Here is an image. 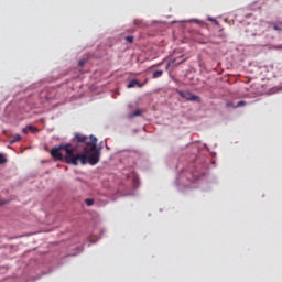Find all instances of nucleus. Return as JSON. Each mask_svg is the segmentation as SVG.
Masks as SVG:
<instances>
[{
	"instance_id": "nucleus-14",
	"label": "nucleus",
	"mask_w": 282,
	"mask_h": 282,
	"mask_svg": "<svg viewBox=\"0 0 282 282\" xmlns=\"http://www.w3.org/2000/svg\"><path fill=\"white\" fill-rule=\"evenodd\" d=\"M226 105H227V107H234V108H237V106H235L232 102H227Z\"/></svg>"
},
{
	"instance_id": "nucleus-6",
	"label": "nucleus",
	"mask_w": 282,
	"mask_h": 282,
	"mask_svg": "<svg viewBox=\"0 0 282 282\" xmlns=\"http://www.w3.org/2000/svg\"><path fill=\"white\" fill-rule=\"evenodd\" d=\"M29 131H31V133H36L39 132V128L34 127V126H28Z\"/></svg>"
},
{
	"instance_id": "nucleus-10",
	"label": "nucleus",
	"mask_w": 282,
	"mask_h": 282,
	"mask_svg": "<svg viewBox=\"0 0 282 282\" xmlns=\"http://www.w3.org/2000/svg\"><path fill=\"white\" fill-rule=\"evenodd\" d=\"M22 133H24L25 135H28V133H30V129H28V126H26V128L22 129Z\"/></svg>"
},
{
	"instance_id": "nucleus-8",
	"label": "nucleus",
	"mask_w": 282,
	"mask_h": 282,
	"mask_svg": "<svg viewBox=\"0 0 282 282\" xmlns=\"http://www.w3.org/2000/svg\"><path fill=\"white\" fill-rule=\"evenodd\" d=\"M7 160L3 154H0V164H6Z\"/></svg>"
},
{
	"instance_id": "nucleus-5",
	"label": "nucleus",
	"mask_w": 282,
	"mask_h": 282,
	"mask_svg": "<svg viewBox=\"0 0 282 282\" xmlns=\"http://www.w3.org/2000/svg\"><path fill=\"white\" fill-rule=\"evenodd\" d=\"M163 74H164V70H156L153 73L152 78H161Z\"/></svg>"
},
{
	"instance_id": "nucleus-7",
	"label": "nucleus",
	"mask_w": 282,
	"mask_h": 282,
	"mask_svg": "<svg viewBox=\"0 0 282 282\" xmlns=\"http://www.w3.org/2000/svg\"><path fill=\"white\" fill-rule=\"evenodd\" d=\"M94 198H86L85 199V204H86V206H94Z\"/></svg>"
},
{
	"instance_id": "nucleus-13",
	"label": "nucleus",
	"mask_w": 282,
	"mask_h": 282,
	"mask_svg": "<svg viewBox=\"0 0 282 282\" xmlns=\"http://www.w3.org/2000/svg\"><path fill=\"white\" fill-rule=\"evenodd\" d=\"M142 115V111H140V110H137V111H134V113H133V116H141Z\"/></svg>"
},
{
	"instance_id": "nucleus-11",
	"label": "nucleus",
	"mask_w": 282,
	"mask_h": 282,
	"mask_svg": "<svg viewBox=\"0 0 282 282\" xmlns=\"http://www.w3.org/2000/svg\"><path fill=\"white\" fill-rule=\"evenodd\" d=\"M126 41H127L128 43H133V36H127V37H126Z\"/></svg>"
},
{
	"instance_id": "nucleus-3",
	"label": "nucleus",
	"mask_w": 282,
	"mask_h": 282,
	"mask_svg": "<svg viewBox=\"0 0 282 282\" xmlns=\"http://www.w3.org/2000/svg\"><path fill=\"white\" fill-rule=\"evenodd\" d=\"M135 85L140 88L144 87V84H140L138 79H132L128 84V89H132V87H135Z\"/></svg>"
},
{
	"instance_id": "nucleus-2",
	"label": "nucleus",
	"mask_w": 282,
	"mask_h": 282,
	"mask_svg": "<svg viewBox=\"0 0 282 282\" xmlns=\"http://www.w3.org/2000/svg\"><path fill=\"white\" fill-rule=\"evenodd\" d=\"M181 98H185V100H189L191 102H195L199 100V96L193 95L191 91H178Z\"/></svg>"
},
{
	"instance_id": "nucleus-9",
	"label": "nucleus",
	"mask_w": 282,
	"mask_h": 282,
	"mask_svg": "<svg viewBox=\"0 0 282 282\" xmlns=\"http://www.w3.org/2000/svg\"><path fill=\"white\" fill-rule=\"evenodd\" d=\"M236 107H246V101L245 100L239 101Z\"/></svg>"
},
{
	"instance_id": "nucleus-1",
	"label": "nucleus",
	"mask_w": 282,
	"mask_h": 282,
	"mask_svg": "<svg viewBox=\"0 0 282 282\" xmlns=\"http://www.w3.org/2000/svg\"><path fill=\"white\" fill-rule=\"evenodd\" d=\"M98 139L94 135L89 138L85 134L76 133L70 143H61L51 150L54 160L63 161L66 164L78 166L79 164H90L95 166L100 162V152L97 148Z\"/></svg>"
},
{
	"instance_id": "nucleus-12",
	"label": "nucleus",
	"mask_w": 282,
	"mask_h": 282,
	"mask_svg": "<svg viewBox=\"0 0 282 282\" xmlns=\"http://www.w3.org/2000/svg\"><path fill=\"white\" fill-rule=\"evenodd\" d=\"M85 63H86L85 59L79 61V63H78L79 67H84Z\"/></svg>"
},
{
	"instance_id": "nucleus-4",
	"label": "nucleus",
	"mask_w": 282,
	"mask_h": 282,
	"mask_svg": "<svg viewBox=\"0 0 282 282\" xmlns=\"http://www.w3.org/2000/svg\"><path fill=\"white\" fill-rule=\"evenodd\" d=\"M15 142H21V134H15L12 140H10V144H15Z\"/></svg>"
},
{
	"instance_id": "nucleus-15",
	"label": "nucleus",
	"mask_w": 282,
	"mask_h": 282,
	"mask_svg": "<svg viewBox=\"0 0 282 282\" xmlns=\"http://www.w3.org/2000/svg\"><path fill=\"white\" fill-rule=\"evenodd\" d=\"M147 83H149V80H148V79H145V80L143 82V85H147Z\"/></svg>"
}]
</instances>
